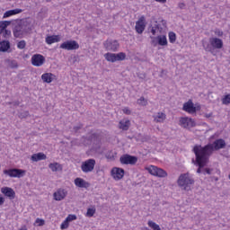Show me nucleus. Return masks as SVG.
I'll return each instance as SVG.
<instances>
[{"label":"nucleus","instance_id":"4d7b16f0","mask_svg":"<svg viewBox=\"0 0 230 230\" xmlns=\"http://www.w3.org/2000/svg\"><path fill=\"white\" fill-rule=\"evenodd\" d=\"M2 33H4V29L0 28V35H1Z\"/></svg>","mask_w":230,"mask_h":230},{"label":"nucleus","instance_id":"423d86ee","mask_svg":"<svg viewBox=\"0 0 230 230\" xmlns=\"http://www.w3.org/2000/svg\"><path fill=\"white\" fill-rule=\"evenodd\" d=\"M95 166H96V160L90 158L82 163L81 170L84 173H91V172L94 171Z\"/></svg>","mask_w":230,"mask_h":230},{"label":"nucleus","instance_id":"37998d69","mask_svg":"<svg viewBox=\"0 0 230 230\" xmlns=\"http://www.w3.org/2000/svg\"><path fill=\"white\" fill-rule=\"evenodd\" d=\"M73 220H76V215H68L66 217V222H73Z\"/></svg>","mask_w":230,"mask_h":230},{"label":"nucleus","instance_id":"f8f14e48","mask_svg":"<svg viewBox=\"0 0 230 230\" xmlns=\"http://www.w3.org/2000/svg\"><path fill=\"white\" fill-rule=\"evenodd\" d=\"M46 62V58L40 54H35L31 57V64L36 67H40V66H44Z\"/></svg>","mask_w":230,"mask_h":230},{"label":"nucleus","instance_id":"c9c22d12","mask_svg":"<svg viewBox=\"0 0 230 230\" xmlns=\"http://www.w3.org/2000/svg\"><path fill=\"white\" fill-rule=\"evenodd\" d=\"M137 103L138 105H142L143 107H145L148 102L145 99V97H140L137 101Z\"/></svg>","mask_w":230,"mask_h":230},{"label":"nucleus","instance_id":"de8ad7c7","mask_svg":"<svg viewBox=\"0 0 230 230\" xmlns=\"http://www.w3.org/2000/svg\"><path fill=\"white\" fill-rule=\"evenodd\" d=\"M10 35H12V31H8V30L4 29V37L5 39H8V37H10Z\"/></svg>","mask_w":230,"mask_h":230},{"label":"nucleus","instance_id":"6e6d98bb","mask_svg":"<svg viewBox=\"0 0 230 230\" xmlns=\"http://www.w3.org/2000/svg\"><path fill=\"white\" fill-rule=\"evenodd\" d=\"M155 1H156V3H162V4L166 3V0H155Z\"/></svg>","mask_w":230,"mask_h":230},{"label":"nucleus","instance_id":"9b49d317","mask_svg":"<svg viewBox=\"0 0 230 230\" xmlns=\"http://www.w3.org/2000/svg\"><path fill=\"white\" fill-rule=\"evenodd\" d=\"M119 161L121 164H131L134 166L137 163V157L130 155H124L120 156Z\"/></svg>","mask_w":230,"mask_h":230},{"label":"nucleus","instance_id":"c03bdc74","mask_svg":"<svg viewBox=\"0 0 230 230\" xmlns=\"http://www.w3.org/2000/svg\"><path fill=\"white\" fill-rule=\"evenodd\" d=\"M69 227V221L66 219L61 224V229H67Z\"/></svg>","mask_w":230,"mask_h":230},{"label":"nucleus","instance_id":"4be33fe9","mask_svg":"<svg viewBox=\"0 0 230 230\" xmlns=\"http://www.w3.org/2000/svg\"><path fill=\"white\" fill-rule=\"evenodd\" d=\"M75 184L77 188H89V182L85 181V180L82 178H75Z\"/></svg>","mask_w":230,"mask_h":230},{"label":"nucleus","instance_id":"49530a36","mask_svg":"<svg viewBox=\"0 0 230 230\" xmlns=\"http://www.w3.org/2000/svg\"><path fill=\"white\" fill-rule=\"evenodd\" d=\"M35 224H38V226H44L46 222L44 221V219L37 218L35 221Z\"/></svg>","mask_w":230,"mask_h":230},{"label":"nucleus","instance_id":"dca6fc26","mask_svg":"<svg viewBox=\"0 0 230 230\" xmlns=\"http://www.w3.org/2000/svg\"><path fill=\"white\" fill-rule=\"evenodd\" d=\"M183 111H185V112H189V114H195V112H197V107H195L193 102L190 100L183 104Z\"/></svg>","mask_w":230,"mask_h":230},{"label":"nucleus","instance_id":"7c9ffc66","mask_svg":"<svg viewBox=\"0 0 230 230\" xmlns=\"http://www.w3.org/2000/svg\"><path fill=\"white\" fill-rule=\"evenodd\" d=\"M7 49H10V41L4 40L0 42V51L4 53Z\"/></svg>","mask_w":230,"mask_h":230},{"label":"nucleus","instance_id":"c85d7f7f","mask_svg":"<svg viewBox=\"0 0 230 230\" xmlns=\"http://www.w3.org/2000/svg\"><path fill=\"white\" fill-rule=\"evenodd\" d=\"M91 151L95 152V154H102L103 152L102 151V143L97 142L96 144H93Z\"/></svg>","mask_w":230,"mask_h":230},{"label":"nucleus","instance_id":"ea45409f","mask_svg":"<svg viewBox=\"0 0 230 230\" xmlns=\"http://www.w3.org/2000/svg\"><path fill=\"white\" fill-rule=\"evenodd\" d=\"M151 40V44L152 46H154L155 48V46H157V44H159V40L157 37H154V36H150Z\"/></svg>","mask_w":230,"mask_h":230},{"label":"nucleus","instance_id":"aec40b11","mask_svg":"<svg viewBox=\"0 0 230 230\" xmlns=\"http://www.w3.org/2000/svg\"><path fill=\"white\" fill-rule=\"evenodd\" d=\"M67 196V191L64 189H59L57 192L54 193L55 200H64Z\"/></svg>","mask_w":230,"mask_h":230},{"label":"nucleus","instance_id":"4c0bfd02","mask_svg":"<svg viewBox=\"0 0 230 230\" xmlns=\"http://www.w3.org/2000/svg\"><path fill=\"white\" fill-rule=\"evenodd\" d=\"M222 103L223 105H229L230 103V93L226 94L223 99H222Z\"/></svg>","mask_w":230,"mask_h":230},{"label":"nucleus","instance_id":"5701e85b","mask_svg":"<svg viewBox=\"0 0 230 230\" xmlns=\"http://www.w3.org/2000/svg\"><path fill=\"white\" fill-rule=\"evenodd\" d=\"M119 128L121 130H128L130 128V120L128 119H122L119 122Z\"/></svg>","mask_w":230,"mask_h":230},{"label":"nucleus","instance_id":"f704fd0d","mask_svg":"<svg viewBox=\"0 0 230 230\" xmlns=\"http://www.w3.org/2000/svg\"><path fill=\"white\" fill-rule=\"evenodd\" d=\"M10 24H12V22L10 21H2L0 22V28H2L3 30H6V28H8Z\"/></svg>","mask_w":230,"mask_h":230},{"label":"nucleus","instance_id":"a18cd8bd","mask_svg":"<svg viewBox=\"0 0 230 230\" xmlns=\"http://www.w3.org/2000/svg\"><path fill=\"white\" fill-rule=\"evenodd\" d=\"M122 112L124 114H127L128 116H130L132 114V111H130V109H128V107H125L124 109H122Z\"/></svg>","mask_w":230,"mask_h":230},{"label":"nucleus","instance_id":"09e8293b","mask_svg":"<svg viewBox=\"0 0 230 230\" xmlns=\"http://www.w3.org/2000/svg\"><path fill=\"white\" fill-rule=\"evenodd\" d=\"M82 127H84L82 124L74 127V131L76 133L78 132V130H80L82 128Z\"/></svg>","mask_w":230,"mask_h":230},{"label":"nucleus","instance_id":"9d476101","mask_svg":"<svg viewBox=\"0 0 230 230\" xmlns=\"http://www.w3.org/2000/svg\"><path fill=\"white\" fill-rule=\"evenodd\" d=\"M4 175H8L9 177H17L21 179V177H24V173L26 171L22 169H9L4 171Z\"/></svg>","mask_w":230,"mask_h":230},{"label":"nucleus","instance_id":"6ab92c4d","mask_svg":"<svg viewBox=\"0 0 230 230\" xmlns=\"http://www.w3.org/2000/svg\"><path fill=\"white\" fill-rule=\"evenodd\" d=\"M56 78H57V75L51 73H45L41 75V80L45 84H51V82H53V80H55Z\"/></svg>","mask_w":230,"mask_h":230},{"label":"nucleus","instance_id":"cd10ccee","mask_svg":"<svg viewBox=\"0 0 230 230\" xmlns=\"http://www.w3.org/2000/svg\"><path fill=\"white\" fill-rule=\"evenodd\" d=\"M202 46H203V49H205V51H208V53H213V46H211L210 42H208L206 40H202Z\"/></svg>","mask_w":230,"mask_h":230},{"label":"nucleus","instance_id":"b1692460","mask_svg":"<svg viewBox=\"0 0 230 230\" xmlns=\"http://www.w3.org/2000/svg\"><path fill=\"white\" fill-rule=\"evenodd\" d=\"M46 42L49 45L55 44V42H60V36L52 35L46 38Z\"/></svg>","mask_w":230,"mask_h":230},{"label":"nucleus","instance_id":"603ef678","mask_svg":"<svg viewBox=\"0 0 230 230\" xmlns=\"http://www.w3.org/2000/svg\"><path fill=\"white\" fill-rule=\"evenodd\" d=\"M185 6H186V4H185L184 3H180V4H179V8H180L181 10L184 9Z\"/></svg>","mask_w":230,"mask_h":230},{"label":"nucleus","instance_id":"bf43d9fd","mask_svg":"<svg viewBox=\"0 0 230 230\" xmlns=\"http://www.w3.org/2000/svg\"><path fill=\"white\" fill-rule=\"evenodd\" d=\"M228 179L230 180V173H229V175H228Z\"/></svg>","mask_w":230,"mask_h":230},{"label":"nucleus","instance_id":"3c124183","mask_svg":"<svg viewBox=\"0 0 230 230\" xmlns=\"http://www.w3.org/2000/svg\"><path fill=\"white\" fill-rule=\"evenodd\" d=\"M216 35H217V37H222V35H224V32L221 31L220 30L216 31Z\"/></svg>","mask_w":230,"mask_h":230},{"label":"nucleus","instance_id":"a211bd4d","mask_svg":"<svg viewBox=\"0 0 230 230\" xmlns=\"http://www.w3.org/2000/svg\"><path fill=\"white\" fill-rule=\"evenodd\" d=\"M1 191L5 197H8L10 200H13V199H15V191L13 189L9 187H3Z\"/></svg>","mask_w":230,"mask_h":230},{"label":"nucleus","instance_id":"ddd939ff","mask_svg":"<svg viewBox=\"0 0 230 230\" xmlns=\"http://www.w3.org/2000/svg\"><path fill=\"white\" fill-rule=\"evenodd\" d=\"M180 124L183 128H193L197 124L195 123V120H193L190 118L184 117L180 119Z\"/></svg>","mask_w":230,"mask_h":230},{"label":"nucleus","instance_id":"f03ea898","mask_svg":"<svg viewBox=\"0 0 230 230\" xmlns=\"http://www.w3.org/2000/svg\"><path fill=\"white\" fill-rule=\"evenodd\" d=\"M178 186L184 191L191 190V186L195 184V180L190 177L189 172L181 173L177 181Z\"/></svg>","mask_w":230,"mask_h":230},{"label":"nucleus","instance_id":"4468645a","mask_svg":"<svg viewBox=\"0 0 230 230\" xmlns=\"http://www.w3.org/2000/svg\"><path fill=\"white\" fill-rule=\"evenodd\" d=\"M125 175V170L119 168V167H114L111 170V176L115 181H120V179H123Z\"/></svg>","mask_w":230,"mask_h":230},{"label":"nucleus","instance_id":"20e7f679","mask_svg":"<svg viewBox=\"0 0 230 230\" xmlns=\"http://www.w3.org/2000/svg\"><path fill=\"white\" fill-rule=\"evenodd\" d=\"M193 152L196 155V163L199 166L197 173H202L204 166H207V164L209 163V157L199 151V147H193Z\"/></svg>","mask_w":230,"mask_h":230},{"label":"nucleus","instance_id":"1a4fd4ad","mask_svg":"<svg viewBox=\"0 0 230 230\" xmlns=\"http://www.w3.org/2000/svg\"><path fill=\"white\" fill-rule=\"evenodd\" d=\"M106 51H118L119 43L116 40H107L103 42Z\"/></svg>","mask_w":230,"mask_h":230},{"label":"nucleus","instance_id":"8fccbe9b","mask_svg":"<svg viewBox=\"0 0 230 230\" xmlns=\"http://www.w3.org/2000/svg\"><path fill=\"white\" fill-rule=\"evenodd\" d=\"M10 66H11L13 69L15 68V67H18L17 62H15V61H11Z\"/></svg>","mask_w":230,"mask_h":230},{"label":"nucleus","instance_id":"f257e3e1","mask_svg":"<svg viewBox=\"0 0 230 230\" xmlns=\"http://www.w3.org/2000/svg\"><path fill=\"white\" fill-rule=\"evenodd\" d=\"M194 147L198 148L199 152H202L204 155H207L209 158L211 155H213V152H215V150L217 151L226 148V140L218 138L215 140L213 144H208L205 146H195Z\"/></svg>","mask_w":230,"mask_h":230},{"label":"nucleus","instance_id":"a19ab883","mask_svg":"<svg viewBox=\"0 0 230 230\" xmlns=\"http://www.w3.org/2000/svg\"><path fill=\"white\" fill-rule=\"evenodd\" d=\"M28 116H30V112H28V111H23V112L19 113V118L21 119H24L28 118Z\"/></svg>","mask_w":230,"mask_h":230},{"label":"nucleus","instance_id":"2f4dec72","mask_svg":"<svg viewBox=\"0 0 230 230\" xmlns=\"http://www.w3.org/2000/svg\"><path fill=\"white\" fill-rule=\"evenodd\" d=\"M149 30H150L153 37H155L157 31H159V24L155 23V25L149 27Z\"/></svg>","mask_w":230,"mask_h":230},{"label":"nucleus","instance_id":"13d9d810","mask_svg":"<svg viewBox=\"0 0 230 230\" xmlns=\"http://www.w3.org/2000/svg\"><path fill=\"white\" fill-rule=\"evenodd\" d=\"M13 104L18 106L19 105V102H13Z\"/></svg>","mask_w":230,"mask_h":230},{"label":"nucleus","instance_id":"72a5a7b5","mask_svg":"<svg viewBox=\"0 0 230 230\" xmlns=\"http://www.w3.org/2000/svg\"><path fill=\"white\" fill-rule=\"evenodd\" d=\"M147 225L149 227H151V229L161 230V226H159V225L155 224L154 221H148Z\"/></svg>","mask_w":230,"mask_h":230},{"label":"nucleus","instance_id":"58836bf2","mask_svg":"<svg viewBox=\"0 0 230 230\" xmlns=\"http://www.w3.org/2000/svg\"><path fill=\"white\" fill-rule=\"evenodd\" d=\"M24 48H26V41L24 40H22L17 43L18 49H24Z\"/></svg>","mask_w":230,"mask_h":230},{"label":"nucleus","instance_id":"39448f33","mask_svg":"<svg viewBox=\"0 0 230 230\" xmlns=\"http://www.w3.org/2000/svg\"><path fill=\"white\" fill-rule=\"evenodd\" d=\"M146 172L154 177H159L161 179H164V177H168V172L164 171V169H161L155 165H150L149 167H146Z\"/></svg>","mask_w":230,"mask_h":230},{"label":"nucleus","instance_id":"393cba45","mask_svg":"<svg viewBox=\"0 0 230 230\" xmlns=\"http://www.w3.org/2000/svg\"><path fill=\"white\" fill-rule=\"evenodd\" d=\"M17 13H22V9H13L5 12L4 13V19H6V17H12V15H17Z\"/></svg>","mask_w":230,"mask_h":230},{"label":"nucleus","instance_id":"864d4df0","mask_svg":"<svg viewBox=\"0 0 230 230\" xmlns=\"http://www.w3.org/2000/svg\"><path fill=\"white\" fill-rule=\"evenodd\" d=\"M4 204V198L0 197V206H3Z\"/></svg>","mask_w":230,"mask_h":230},{"label":"nucleus","instance_id":"412c9836","mask_svg":"<svg viewBox=\"0 0 230 230\" xmlns=\"http://www.w3.org/2000/svg\"><path fill=\"white\" fill-rule=\"evenodd\" d=\"M31 159L34 163H39V161H46L47 156L44 153H37V154H33Z\"/></svg>","mask_w":230,"mask_h":230},{"label":"nucleus","instance_id":"c756f323","mask_svg":"<svg viewBox=\"0 0 230 230\" xmlns=\"http://www.w3.org/2000/svg\"><path fill=\"white\" fill-rule=\"evenodd\" d=\"M159 46H168V40L165 35L157 36Z\"/></svg>","mask_w":230,"mask_h":230},{"label":"nucleus","instance_id":"5fc2aeb1","mask_svg":"<svg viewBox=\"0 0 230 230\" xmlns=\"http://www.w3.org/2000/svg\"><path fill=\"white\" fill-rule=\"evenodd\" d=\"M212 116H213V113L205 114V118H211Z\"/></svg>","mask_w":230,"mask_h":230},{"label":"nucleus","instance_id":"7ed1b4c3","mask_svg":"<svg viewBox=\"0 0 230 230\" xmlns=\"http://www.w3.org/2000/svg\"><path fill=\"white\" fill-rule=\"evenodd\" d=\"M31 29L28 25V22H19L16 23L13 29V37L15 39H22L26 33H30Z\"/></svg>","mask_w":230,"mask_h":230},{"label":"nucleus","instance_id":"473e14b6","mask_svg":"<svg viewBox=\"0 0 230 230\" xmlns=\"http://www.w3.org/2000/svg\"><path fill=\"white\" fill-rule=\"evenodd\" d=\"M177 40V35L175 34V32L171 31L169 32V42H171V44L175 43V41Z\"/></svg>","mask_w":230,"mask_h":230},{"label":"nucleus","instance_id":"f3484780","mask_svg":"<svg viewBox=\"0 0 230 230\" xmlns=\"http://www.w3.org/2000/svg\"><path fill=\"white\" fill-rule=\"evenodd\" d=\"M145 16H141L138 21L136 22L135 30L139 34L143 33L145 31Z\"/></svg>","mask_w":230,"mask_h":230},{"label":"nucleus","instance_id":"2eb2a0df","mask_svg":"<svg viewBox=\"0 0 230 230\" xmlns=\"http://www.w3.org/2000/svg\"><path fill=\"white\" fill-rule=\"evenodd\" d=\"M209 43L213 49H222L224 48V41L218 38H209Z\"/></svg>","mask_w":230,"mask_h":230},{"label":"nucleus","instance_id":"e433bc0d","mask_svg":"<svg viewBox=\"0 0 230 230\" xmlns=\"http://www.w3.org/2000/svg\"><path fill=\"white\" fill-rule=\"evenodd\" d=\"M96 213V208H88L87 212H86V217H94V214Z\"/></svg>","mask_w":230,"mask_h":230},{"label":"nucleus","instance_id":"79ce46f5","mask_svg":"<svg viewBox=\"0 0 230 230\" xmlns=\"http://www.w3.org/2000/svg\"><path fill=\"white\" fill-rule=\"evenodd\" d=\"M213 172V169H209V168H203L202 170V174L206 175V173L208 175H211V172Z\"/></svg>","mask_w":230,"mask_h":230},{"label":"nucleus","instance_id":"6e6552de","mask_svg":"<svg viewBox=\"0 0 230 230\" xmlns=\"http://www.w3.org/2000/svg\"><path fill=\"white\" fill-rule=\"evenodd\" d=\"M60 49H65L66 51H75L79 49L80 45L76 40H66L59 46Z\"/></svg>","mask_w":230,"mask_h":230},{"label":"nucleus","instance_id":"a878e982","mask_svg":"<svg viewBox=\"0 0 230 230\" xmlns=\"http://www.w3.org/2000/svg\"><path fill=\"white\" fill-rule=\"evenodd\" d=\"M155 123H163L166 119V114L163 112H158L157 115L154 116Z\"/></svg>","mask_w":230,"mask_h":230},{"label":"nucleus","instance_id":"bb28decb","mask_svg":"<svg viewBox=\"0 0 230 230\" xmlns=\"http://www.w3.org/2000/svg\"><path fill=\"white\" fill-rule=\"evenodd\" d=\"M49 168L52 172H60V171H62V165L60 164H58V163L49 164Z\"/></svg>","mask_w":230,"mask_h":230},{"label":"nucleus","instance_id":"0eeeda50","mask_svg":"<svg viewBox=\"0 0 230 230\" xmlns=\"http://www.w3.org/2000/svg\"><path fill=\"white\" fill-rule=\"evenodd\" d=\"M104 58L108 62L114 63L118 61L125 60V58H127V54H125V52H120L118 54L108 52L104 55Z\"/></svg>","mask_w":230,"mask_h":230}]
</instances>
